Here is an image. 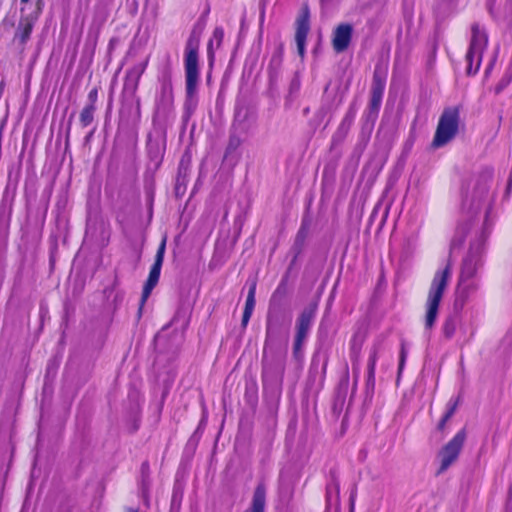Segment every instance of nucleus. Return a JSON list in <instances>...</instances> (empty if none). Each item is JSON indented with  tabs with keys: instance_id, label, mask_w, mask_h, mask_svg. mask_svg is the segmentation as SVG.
<instances>
[{
	"instance_id": "nucleus-15",
	"label": "nucleus",
	"mask_w": 512,
	"mask_h": 512,
	"mask_svg": "<svg viewBox=\"0 0 512 512\" xmlns=\"http://www.w3.org/2000/svg\"><path fill=\"white\" fill-rule=\"evenodd\" d=\"M148 58L140 63H137L127 71L125 85L135 90L138 86L141 76L145 72L148 65Z\"/></svg>"
},
{
	"instance_id": "nucleus-30",
	"label": "nucleus",
	"mask_w": 512,
	"mask_h": 512,
	"mask_svg": "<svg viewBox=\"0 0 512 512\" xmlns=\"http://www.w3.org/2000/svg\"><path fill=\"white\" fill-rule=\"evenodd\" d=\"M126 512H137L135 509H128Z\"/></svg>"
},
{
	"instance_id": "nucleus-22",
	"label": "nucleus",
	"mask_w": 512,
	"mask_h": 512,
	"mask_svg": "<svg viewBox=\"0 0 512 512\" xmlns=\"http://www.w3.org/2000/svg\"><path fill=\"white\" fill-rule=\"evenodd\" d=\"M408 355V350L406 348V345L404 342L401 343V349H400V359H399V367H398V374L400 375L402 370L405 366V361Z\"/></svg>"
},
{
	"instance_id": "nucleus-14",
	"label": "nucleus",
	"mask_w": 512,
	"mask_h": 512,
	"mask_svg": "<svg viewBox=\"0 0 512 512\" xmlns=\"http://www.w3.org/2000/svg\"><path fill=\"white\" fill-rule=\"evenodd\" d=\"M385 350V343L383 339H377L374 341L367 363L368 377L373 379L375 376L376 364L380 356Z\"/></svg>"
},
{
	"instance_id": "nucleus-2",
	"label": "nucleus",
	"mask_w": 512,
	"mask_h": 512,
	"mask_svg": "<svg viewBox=\"0 0 512 512\" xmlns=\"http://www.w3.org/2000/svg\"><path fill=\"white\" fill-rule=\"evenodd\" d=\"M492 183L493 171L487 168L476 177L472 191L463 204V208L467 213L477 214L485 211L486 223L488 222V216L495 198Z\"/></svg>"
},
{
	"instance_id": "nucleus-23",
	"label": "nucleus",
	"mask_w": 512,
	"mask_h": 512,
	"mask_svg": "<svg viewBox=\"0 0 512 512\" xmlns=\"http://www.w3.org/2000/svg\"><path fill=\"white\" fill-rule=\"evenodd\" d=\"M338 494H339V485H338V483H336V482L330 483L327 486V498H328V500H331V498L333 496H335V498H337Z\"/></svg>"
},
{
	"instance_id": "nucleus-1",
	"label": "nucleus",
	"mask_w": 512,
	"mask_h": 512,
	"mask_svg": "<svg viewBox=\"0 0 512 512\" xmlns=\"http://www.w3.org/2000/svg\"><path fill=\"white\" fill-rule=\"evenodd\" d=\"M483 250L484 239L481 238L479 242L470 246L468 254L463 259L456 289L457 301L465 302L478 289Z\"/></svg>"
},
{
	"instance_id": "nucleus-27",
	"label": "nucleus",
	"mask_w": 512,
	"mask_h": 512,
	"mask_svg": "<svg viewBox=\"0 0 512 512\" xmlns=\"http://www.w3.org/2000/svg\"><path fill=\"white\" fill-rule=\"evenodd\" d=\"M273 329H274V326H273V320H272V318L269 316V317H268V320H267V328H266V333H267V336H268V337L273 333Z\"/></svg>"
},
{
	"instance_id": "nucleus-25",
	"label": "nucleus",
	"mask_w": 512,
	"mask_h": 512,
	"mask_svg": "<svg viewBox=\"0 0 512 512\" xmlns=\"http://www.w3.org/2000/svg\"><path fill=\"white\" fill-rule=\"evenodd\" d=\"M454 407L450 408L441 420L440 427H443L445 422L453 415Z\"/></svg>"
},
{
	"instance_id": "nucleus-13",
	"label": "nucleus",
	"mask_w": 512,
	"mask_h": 512,
	"mask_svg": "<svg viewBox=\"0 0 512 512\" xmlns=\"http://www.w3.org/2000/svg\"><path fill=\"white\" fill-rule=\"evenodd\" d=\"M352 37V27L349 24L339 25L333 35V48L336 52H343L349 46Z\"/></svg>"
},
{
	"instance_id": "nucleus-20",
	"label": "nucleus",
	"mask_w": 512,
	"mask_h": 512,
	"mask_svg": "<svg viewBox=\"0 0 512 512\" xmlns=\"http://www.w3.org/2000/svg\"><path fill=\"white\" fill-rule=\"evenodd\" d=\"M255 294H256V283L253 282L248 291L244 310L253 312V310L255 308Z\"/></svg>"
},
{
	"instance_id": "nucleus-10",
	"label": "nucleus",
	"mask_w": 512,
	"mask_h": 512,
	"mask_svg": "<svg viewBox=\"0 0 512 512\" xmlns=\"http://www.w3.org/2000/svg\"><path fill=\"white\" fill-rule=\"evenodd\" d=\"M465 440V433L459 431L441 451L440 471H445L458 457Z\"/></svg>"
},
{
	"instance_id": "nucleus-26",
	"label": "nucleus",
	"mask_w": 512,
	"mask_h": 512,
	"mask_svg": "<svg viewBox=\"0 0 512 512\" xmlns=\"http://www.w3.org/2000/svg\"><path fill=\"white\" fill-rule=\"evenodd\" d=\"M253 312L244 310L243 317H242V325L246 326L251 318Z\"/></svg>"
},
{
	"instance_id": "nucleus-28",
	"label": "nucleus",
	"mask_w": 512,
	"mask_h": 512,
	"mask_svg": "<svg viewBox=\"0 0 512 512\" xmlns=\"http://www.w3.org/2000/svg\"><path fill=\"white\" fill-rule=\"evenodd\" d=\"M88 97H89V99H90L91 103H93V104H94V101L96 100V97H97V91H96V90H92V91H90V93H89V96H88Z\"/></svg>"
},
{
	"instance_id": "nucleus-17",
	"label": "nucleus",
	"mask_w": 512,
	"mask_h": 512,
	"mask_svg": "<svg viewBox=\"0 0 512 512\" xmlns=\"http://www.w3.org/2000/svg\"><path fill=\"white\" fill-rule=\"evenodd\" d=\"M223 38H224L223 28L216 27L213 31L211 39L209 40L208 48H207L208 56H209V59L211 62L214 58V45L216 46V48H219L222 44Z\"/></svg>"
},
{
	"instance_id": "nucleus-21",
	"label": "nucleus",
	"mask_w": 512,
	"mask_h": 512,
	"mask_svg": "<svg viewBox=\"0 0 512 512\" xmlns=\"http://www.w3.org/2000/svg\"><path fill=\"white\" fill-rule=\"evenodd\" d=\"M456 331V321L453 318H448L443 325V333L446 338H451Z\"/></svg>"
},
{
	"instance_id": "nucleus-16",
	"label": "nucleus",
	"mask_w": 512,
	"mask_h": 512,
	"mask_svg": "<svg viewBox=\"0 0 512 512\" xmlns=\"http://www.w3.org/2000/svg\"><path fill=\"white\" fill-rule=\"evenodd\" d=\"M265 508V488L263 485L257 486L255 489L252 505L249 512H264Z\"/></svg>"
},
{
	"instance_id": "nucleus-4",
	"label": "nucleus",
	"mask_w": 512,
	"mask_h": 512,
	"mask_svg": "<svg viewBox=\"0 0 512 512\" xmlns=\"http://www.w3.org/2000/svg\"><path fill=\"white\" fill-rule=\"evenodd\" d=\"M450 277L451 267L449 264H447L443 269L437 270L433 277L426 302V329H431L435 324L438 315L439 304L448 285Z\"/></svg>"
},
{
	"instance_id": "nucleus-9",
	"label": "nucleus",
	"mask_w": 512,
	"mask_h": 512,
	"mask_svg": "<svg viewBox=\"0 0 512 512\" xmlns=\"http://www.w3.org/2000/svg\"><path fill=\"white\" fill-rule=\"evenodd\" d=\"M317 310V303H311L300 314L297 320V333L294 344L295 353L300 349L302 342L306 339Z\"/></svg>"
},
{
	"instance_id": "nucleus-11",
	"label": "nucleus",
	"mask_w": 512,
	"mask_h": 512,
	"mask_svg": "<svg viewBox=\"0 0 512 512\" xmlns=\"http://www.w3.org/2000/svg\"><path fill=\"white\" fill-rule=\"evenodd\" d=\"M310 14L307 7H303L296 20L295 41L298 54L304 57L307 35L310 30Z\"/></svg>"
},
{
	"instance_id": "nucleus-29",
	"label": "nucleus",
	"mask_w": 512,
	"mask_h": 512,
	"mask_svg": "<svg viewBox=\"0 0 512 512\" xmlns=\"http://www.w3.org/2000/svg\"><path fill=\"white\" fill-rule=\"evenodd\" d=\"M493 65H494V62H491L490 65L488 66L486 72L490 71L492 69Z\"/></svg>"
},
{
	"instance_id": "nucleus-31",
	"label": "nucleus",
	"mask_w": 512,
	"mask_h": 512,
	"mask_svg": "<svg viewBox=\"0 0 512 512\" xmlns=\"http://www.w3.org/2000/svg\"><path fill=\"white\" fill-rule=\"evenodd\" d=\"M22 3H28L29 0H21Z\"/></svg>"
},
{
	"instance_id": "nucleus-8",
	"label": "nucleus",
	"mask_w": 512,
	"mask_h": 512,
	"mask_svg": "<svg viewBox=\"0 0 512 512\" xmlns=\"http://www.w3.org/2000/svg\"><path fill=\"white\" fill-rule=\"evenodd\" d=\"M165 248H166V240L163 239L160 246L158 247V250H157V253L155 256V262L150 269L148 279L143 288L142 297H141V306H143L144 303L147 301L152 290L154 289V287L157 285V283L159 281L161 268H162V264H163V260H164Z\"/></svg>"
},
{
	"instance_id": "nucleus-5",
	"label": "nucleus",
	"mask_w": 512,
	"mask_h": 512,
	"mask_svg": "<svg viewBox=\"0 0 512 512\" xmlns=\"http://www.w3.org/2000/svg\"><path fill=\"white\" fill-rule=\"evenodd\" d=\"M460 115L456 107L445 108L442 112L432 140L433 148H441L451 142L459 130Z\"/></svg>"
},
{
	"instance_id": "nucleus-7",
	"label": "nucleus",
	"mask_w": 512,
	"mask_h": 512,
	"mask_svg": "<svg viewBox=\"0 0 512 512\" xmlns=\"http://www.w3.org/2000/svg\"><path fill=\"white\" fill-rule=\"evenodd\" d=\"M158 83L159 87L155 97V113L159 117H166L172 111L174 104L172 73L169 67L160 72Z\"/></svg>"
},
{
	"instance_id": "nucleus-3",
	"label": "nucleus",
	"mask_w": 512,
	"mask_h": 512,
	"mask_svg": "<svg viewBox=\"0 0 512 512\" xmlns=\"http://www.w3.org/2000/svg\"><path fill=\"white\" fill-rule=\"evenodd\" d=\"M199 46V37L192 34L187 40L184 51L185 89L187 100H192L196 96L200 81Z\"/></svg>"
},
{
	"instance_id": "nucleus-6",
	"label": "nucleus",
	"mask_w": 512,
	"mask_h": 512,
	"mask_svg": "<svg viewBox=\"0 0 512 512\" xmlns=\"http://www.w3.org/2000/svg\"><path fill=\"white\" fill-rule=\"evenodd\" d=\"M471 40L468 52L466 54L467 73L476 74L480 68L484 50L488 44V35L486 30L479 24H474L471 28Z\"/></svg>"
},
{
	"instance_id": "nucleus-12",
	"label": "nucleus",
	"mask_w": 512,
	"mask_h": 512,
	"mask_svg": "<svg viewBox=\"0 0 512 512\" xmlns=\"http://www.w3.org/2000/svg\"><path fill=\"white\" fill-rule=\"evenodd\" d=\"M386 75L379 67H376L373 76V83L371 89L370 106L372 109L380 107L384 89H385Z\"/></svg>"
},
{
	"instance_id": "nucleus-18",
	"label": "nucleus",
	"mask_w": 512,
	"mask_h": 512,
	"mask_svg": "<svg viewBox=\"0 0 512 512\" xmlns=\"http://www.w3.org/2000/svg\"><path fill=\"white\" fill-rule=\"evenodd\" d=\"M33 31V22L25 19L24 21H21L19 23V27L16 33V37L19 38L20 42L22 44H25Z\"/></svg>"
},
{
	"instance_id": "nucleus-24",
	"label": "nucleus",
	"mask_w": 512,
	"mask_h": 512,
	"mask_svg": "<svg viewBox=\"0 0 512 512\" xmlns=\"http://www.w3.org/2000/svg\"><path fill=\"white\" fill-rule=\"evenodd\" d=\"M511 82V76L510 75H505L502 77V79L499 81V83L497 84L496 88H495V92L496 93H500L503 89H505Z\"/></svg>"
},
{
	"instance_id": "nucleus-19",
	"label": "nucleus",
	"mask_w": 512,
	"mask_h": 512,
	"mask_svg": "<svg viewBox=\"0 0 512 512\" xmlns=\"http://www.w3.org/2000/svg\"><path fill=\"white\" fill-rule=\"evenodd\" d=\"M94 112L95 105L93 103H90L83 108L80 114V122L83 127H87L93 122Z\"/></svg>"
}]
</instances>
